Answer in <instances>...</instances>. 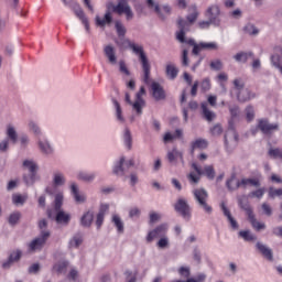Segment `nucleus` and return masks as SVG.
Here are the masks:
<instances>
[{"label": "nucleus", "instance_id": "nucleus-1", "mask_svg": "<svg viewBox=\"0 0 282 282\" xmlns=\"http://www.w3.org/2000/svg\"><path fill=\"white\" fill-rule=\"evenodd\" d=\"M194 199L205 215H213V206L208 204V192L204 187L193 189Z\"/></svg>", "mask_w": 282, "mask_h": 282}, {"label": "nucleus", "instance_id": "nucleus-2", "mask_svg": "<svg viewBox=\"0 0 282 282\" xmlns=\"http://www.w3.org/2000/svg\"><path fill=\"white\" fill-rule=\"evenodd\" d=\"M107 11L106 12H116L119 15L124 14L127 21H132L134 13L129 2H124V0H119L117 4H113L112 1L107 2L106 4Z\"/></svg>", "mask_w": 282, "mask_h": 282}, {"label": "nucleus", "instance_id": "nucleus-3", "mask_svg": "<svg viewBox=\"0 0 282 282\" xmlns=\"http://www.w3.org/2000/svg\"><path fill=\"white\" fill-rule=\"evenodd\" d=\"M143 96H147V90L144 89V86H141L140 90L135 94L134 101H131V95L129 93H126V102L128 105L132 106V110L137 113V116L142 115V109L147 107V101L144 100Z\"/></svg>", "mask_w": 282, "mask_h": 282}, {"label": "nucleus", "instance_id": "nucleus-4", "mask_svg": "<svg viewBox=\"0 0 282 282\" xmlns=\"http://www.w3.org/2000/svg\"><path fill=\"white\" fill-rule=\"evenodd\" d=\"M6 135L7 138L0 141V153H7L8 149H10V142L17 144L19 140V132H17V127L13 123L7 124Z\"/></svg>", "mask_w": 282, "mask_h": 282}, {"label": "nucleus", "instance_id": "nucleus-5", "mask_svg": "<svg viewBox=\"0 0 282 282\" xmlns=\"http://www.w3.org/2000/svg\"><path fill=\"white\" fill-rule=\"evenodd\" d=\"M187 21L178 20V26L180 31L176 32V39L180 41V43H186V30L191 26V24L195 23L197 21V12H194L187 17Z\"/></svg>", "mask_w": 282, "mask_h": 282}, {"label": "nucleus", "instance_id": "nucleus-6", "mask_svg": "<svg viewBox=\"0 0 282 282\" xmlns=\"http://www.w3.org/2000/svg\"><path fill=\"white\" fill-rule=\"evenodd\" d=\"M166 160L170 166H178L181 163L182 166H186V161H184V152L177 148L169 150L166 153Z\"/></svg>", "mask_w": 282, "mask_h": 282}, {"label": "nucleus", "instance_id": "nucleus-7", "mask_svg": "<svg viewBox=\"0 0 282 282\" xmlns=\"http://www.w3.org/2000/svg\"><path fill=\"white\" fill-rule=\"evenodd\" d=\"M51 232L50 231H42L40 232V236L35 239H33L29 243V251L30 252H39L45 243H47V240L50 239Z\"/></svg>", "mask_w": 282, "mask_h": 282}, {"label": "nucleus", "instance_id": "nucleus-8", "mask_svg": "<svg viewBox=\"0 0 282 282\" xmlns=\"http://www.w3.org/2000/svg\"><path fill=\"white\" fill-rule=\"evenodd\" d=\"M188 45H193V54L195 56H197V54H199V52H202V50H219V45H217V43L215 42H202L199 44L195 43V40H186V42Z\"/></svg>", "mask_w": 282, "mask_h": 282}, {"label": "nucleus", "instance_id": "nucleus-9", "mask_svg": "<svg viewBox=\"0 0 282 282\" xmlns=\"http://www.w3.org/2000/svg\"><path fill=\"white\" fill-rule=\"evenodd\" d=\"M166 232H169V225L167 224H161L156 228L150 230L147 235V241L148 243H151L154 239H160L164 236H166Z\"/></svg>", "mask_w": 282, "mask_h": 282}, {"label": "nucleus", "instance_id": "nucleus-10", "mask_svg": "<svg viewBox=\"0 0 282 282\" xmlns=\"http://www.w3.org/2000/svg\"><path fill=\"white\" fill-rule=\"evenodd\" d=\"M174 209L176 213H180L183 219H191V205H188V200L184 198H180L174 205Z\"/></svg>", "mask_w": 282, "mask_h": 282}, {"label": "nucleus", "instance_id": "nucleus-11", "mask_svg": "<svg viewBox=\"0 0 282 282\" xmlns=\"http://www.w3.org/2000/svg\"><path fill=\"white\" fill-rule=\"evenodd\" d=\"M119 45L121 47H130V50L133 52V54H135V56H138V58L147 54L142 45L133 43L131 40L126 39L124 36L121 37V43Z\"/></svg>", "mask_w": 282, "mask_h": 282}, {"label": "nucleus", "instance_id": "nucleus-12", "mask_svg": "<svg viewBox=\"0 0 282 282\" xmlns=\"http://www.w3.org/2000/svg\"><path fill=\"white\" fill-rule=\"evenodd\" d=\"M104 56H106L109 65H118V54L113 44H107L104 46Z\"/></svg>", "mask_w": 282, "mask_h": 282}, {"label": "nucleus", "instance_id": "nucleus-13", "mask_svg": "<svg viewBox=\"0 0 282 282\" xmlns=\"http://www.w3.org/2000/svg\"><path fill=\"white\" fill-rule=\"evenodd\" d=\"M192 169L195 172H189L187 174V180H188L189 184L195 186V185L199 184V180H202V175H204V171H202V167L199 165H197V163H192Z\"/></svg>", "mask_w": 282, "mask_h": 282}, {"label": "nucleus", "instance_id": "nucleus-14", "mask_svg": "<svg viewBox=\"0 0 282 282\" xmlns=\"http://www.w3.org/2000/svg\"><path fill=\"white\" fill-rule=\"evenodd\" d=\"M139 61L143 69V82L145 85H149L151 83V64L149 63V57L144 54L139 57Z\"/></svg>", "mask_w": 282, "mask_h": 282}, {"label": "nucleus", "instance_id": "nucleus-15", "mask_svg": "<svg viewBox=\"0 0 282 282\" xmlns=\"http://www.w3.org/2000/svg\"><path fill=\"white\" fill-rule=\"evenodd\" d=\"M73 11H74V14L77 17V19H79V21L83 23L87 34H89L90 32L89 19H87V15H85V11H83V8H80L79 4H74Z\"/></svg>", "mask_w": 282, "mask_h": 282}, {"label": "nucleus", "instance_id": "nucleus-16", "mask_svg": "<svg viewBox=\"0 0 282 282\" xmlns=\"http://www.w3.org/2000/svg\"><path fill=\"white\" fill-rule=\"evenodd\" d=\"M113 21V15H111V11H106L104 17L96 15L95 17V24L97 28H107V25H111Z\"/></svg>", "mask_w": 282, "mask_h": 282}, {"label": "nucleus", "instance_id": "nucleus-17", "mask_svg": "<svg viewBox=\"0 0 282 282\" xmlns=\"http://www.w3.org/2000/svg\"><path fill=\"white\" fill-rule=\"evenodd\" d=\"M70 193L76 204H85L87 202V196L80 193V188L78 187L76 182L70 183Z\"/></svg>", "mask_w": 282, "mask_h": 282}, {"label": "nucleus", "instance_id": "nucleus-18", "mask_svg": "<svg viewBox=\"0 0 282 282\" xmlns=\"http://www.w3.org/2000/svg\"><path fill=\"white\" fill-rule=\"evenodd\" d=\"M258 129L262 131V133H272V131H279V123H269L265 119H260L258 121Z\"/></svg>", "mask_w": 282, "mask_h": 282}, {"label": "nucleus", "instance_id": "nucleus-19", "mask_svg": "<svg viewBox=\"0 0 282 282\" xmlns=\"http://www.w3.org/2000/svg\"><path fill=\"white\" fill-rule=\"evenodd\" d=\"M55 210H56L55 221L61 226H68L69 221H72V214L63 209H55Z\"/></svg>", "mask_w": 282, "mask_h": 282}, {"label": "nucleus", "instance_id": "nucleus-20", "mask_svg": "<svg viewBox=\"0 0 282 282\" xmlns=\"http://www.w3.org/2000/svg\"><path fill=\"white\" fill-rule=\"evenodd\" d=\"M151 91L154 100H164V98H166V93H164V88L158 82H152Z\"/></svg>", "mask_w": 282, "mask_h": 282}, {"label": "nucleus", "instance_id": "nucleus-21", "mask_svg": "<svg viewBox=\"0 0 282 282\" xmlns=\"http://www.w3.org/2000/svg\"><path fill=\"white\" fill-rule=\"evenodd\" d=\"M37 147L43 155H53L54 153V145L47 139H40Z\"/></svg>", "mask_w": 282, "mask_h": 282}, {"label": "nucleus", "instance_id": "nucleus-22", "mask_svg": "<svg viewBox=\"0 0 282 282\" xmlns=\"http://www.w3.org/2000/svg\"><path fill=\"white\" fill-rule=\"evenodd\" d=\"M245 210L248 213L249 221L254 230L258 232L261 230H265V223H261L254 218V214H252V209L250 207H246Z\"/></svg>", "mask_w": 282, "mask_h": 282}, {"label": "nucleus", "instance_id": "nucleus-23", "mask_svg": "<svg viewBox=\"0 0 282 282\" xmlns=\"http://www.w3.org/2000/svg\"><path fill=\"white\" fill-rule=\"evenodd\" d=\"M237 100L239 102H248V100H252L253 98H257V94L252 93L250 89L245 88L236 94Z\"/></svg>", "mask_w": 282, "mask_h": 282}, {"label": "nucleus", "instance_id": "nucleus-24", "mask_svg": "<svg viewBox=\"0 0 282 282\" xmlns=\"http://www.w3.org/2000/svg\"><path fill=\"white\" fill-rule=\"evenodd\" d=\"M237 142H239V134L237 131L229 130L225 134V144L226 147H237Z\"/></svg>", "mask_w": 282, "mask_h": 282}, {"label": "nucleus", "instance_id": "nucleus-25", "mask_svg": "<svg viewBox=\"0 0 282 282\" xmlns=\"http://www.w3.org/2000/svg\"><path fill=\"white\" fill-rule=\"evenodd\" d=\"M52 182L55 188H61V186H65L67 178H65V174L63 172L56 171L53 173Z\"/></svg>", "mask_w": 282, "mask_h": 282}, {"label": "nucleus", "instance_id": "nucleus-26", "mask_svg": "<svg viewBox=\"0 0 282 282\" xmlns=\"http://www.w3.org/2000/svg\"><path fill=\"white\" fill-rule=\"evenodd\" d=\"M256 248L261 252V254L267 259L268 261H274V257L272 254V249H270L268 246L263 245V242H257Z\"/></svg>", "mask_w": 282, "mask_h": 282}, {"label": "nucleus", "instance_id": "nucleus-27", "mask_svg": "<svg viewBox=\"0 0 282 282\" xmlns=\"http://www.w3.org/2000/svg\"><path fill=\"white\" fill-rule=\"evenodd\" d=\"M219 7L217 4H213L207 9L206 17L210 20V23H218L217 19H219Z\"/></svg>", "mask_w": 282, "mask_h": 282}, {"label": "nucleus", "instance_id": "nucleus-28", "mask_svg": "<svg viewBox=\"0 0 282 282\" xmlns=\"http://www.w3.org/2000/svg\"><path fill=\"white\" fill-rule=\"evenodd\" d=\"M112 105L115 107V118L119 124H124L127 122V119L124 118V115L122 113V107L120 106V102L118 100L113 99Z\"/></svg>", "mask_w": 282, "mask_h": 282}, {"label": "nucleus", "instance_id": "nucleus-29", "mask_svg": "<svg viewBox=\"0 0 282 282\" xmlns=\"http://www.w3.org/2000/svg\"><path fill=\"white\" fill-rule=\"evenodd\" d=\"M79 224L83 228H90L91 224H94V212L88 210L84 213L80 217Z\"/></svg>", "mask_w": 282, "mask_h": 282}, {"label": "nucleus", "instance_id": "nucleus-30", "mask_svg": "<svg viewBox=\"0 0 282 282\" xmlns=\"http://www.w3.org/2000/svg\"><path fill=\"white\" fill-rule=\"evenodd\" d=\"M122 140L126 149L131 151V149H133V135L131 134V130H129V128H124Z\"/></svg>", "mask_w": 282, "mask_h": 282}, {"label": "nucleus", "instance_id": "nucleus-31", "mask_svg": "<svg viewBox=\"0 0 282 282\" xmlns=\"http://www.w3.org/2000/svg\"><path fill=\"white\" fill-rule=\"evenodd\" d=\"M77 180H79V182H85L86 184H91V182L96 180V173L80 171L77 173Z\"/></svg>", "mask_w": 282, "mask_h": 282}, {"label": "nucleus", "instance_id": "nucleus-32", "mask_svg": "<svg viewBox=\"0 0 282 282\" xmlns=\"http://www.w3.org/2000/svg\"><path fill=\"white\" fill-rule=\"evenodd\" d=\"M247 186H261V183H259V180L257 178H242L241 181L237 182L238 188H246Z\"/></svg>", "mask_w": 282, "mask_h": 282}, {"label": "nucleus", "instance_id": "nucleus-33", "mask_svg": "<svg viewBox=\"0 0 282 282\" xmlns=\"http://www.w3.org/2000/svg\"><path fill=\"white\" fill-rule=\"evenodd\" d=\"M22 169L24 171H29V173H36V171H39V165L36 164V162L32 159H25L22 162Z\"/></svg>", "mask_w": 282, "mask_h": 282}, {"label": "nucleus", "instance_id": "nucleus-34", "mask_svg": "<svg viewBox=\"0 0 282 282\" xmlns=\"http://www.w3.org/2000/svg\"><path fill=\"white\" fill-rule=\"evenodd\" d=\"M11 199L14 206H24L25 202H28V194L14 193Z\"/></svg>", "mask_w": 282, "mask_h": 282}, {"label": "nucleus", "instance_id": "nucleus-35", "mask_svg": "<svg viewBox=\"0 0 282 282\" xmlns=\"http://www.w3.org/2000/svg\"><path fill=\"white\" fill-rule=\"evenodd\" d=\"M26 127L30 133H33V135H41L43 133V130H41V126H39V122L33 119H30L28 121Z\"/></svg>", "mask_w": 282, "mask_h": 282}, {"label": "nucleus", "instance_id": "nucleus-36", "mask_svg": "<svg viewBox=\"0 0 282 282\" xmlns=\"http://www.w3.org/2000/svg\"><path fill=\"white\" fill-rule=\"evenodd\" d=\"M111 221L113 226L117 228V231L122 235L124 232V221H122V218L118 214H113Z\"/></svg>", "mask_w": 282, "mask_h": 282}, {"label": "nucleus", "instance_id": "nucleus-37", "mask_svg": "<svg viewBox=\"0 0 282 282\" xmlns=\"http://www.w3.org/2000/svg\"><path fill=\"white\" fill-rule=\"evenodd\" d=\"M37 180L39 175H36V172H30L29 174L23 175V182L26 186H34Z\"/></svg>", "mask_w": 282, "mask_h": 282}, {"label": "nucleus", "instance_id": "nucleus-38", "mask_svg": "<svg viewBox=\"0 0 282 282\" xmlns=\"http://www.w3.org/2000/svg\"><path fill=\"white\" fill-rule=\"evenodd\" d=\"M242 32L248 36H259V29L254 24L248 23L242 28Z\"/></svg>", "mask_w": 282, "mask_h": 282}, {"label": "nucleus", "instance_id": "nucleus-39", "mask_svg": "<svg viewBox=\"0 0 282 282\" xmlns=\"http://www.w3.org/2000/svg\"><path fill=\"white\" fill-rule=\"evenodd\" d=\"M234 88L231 89V94H239V91H242L246 89V83L241 78H236L232 82Z\"/></svg>", "mask_w": 282, "mask_h": 282}, {"label": "nucleus", "instance_id": "nucleus-40", "mask_svg": "<svg viewBox=\"0 0 282 282\" xmlns=\"http://www.w3.org/2000/svg\"><path fill=\"white\" fill-rule=\"evenodd\" d=\"M202 111H203L204 118H205L208 122H213V119L216 118L215 112H213V110H210V109L208 108V104H206V102L202 104Z\"/></svg>", "mask_w": 282, "mask_h": 282}, {"label": "nucleus", "instance_id": "nucleus-41", "mask_svg": "<svg viewBox=\"0 0 282 282\" xmlns=\"http://www.w3.org/2000/svg\"><path fill=\"white\" fill-rule=\"evenodd\" d=\"M165 72L167 78L171 80H175V78H177V74H180V69H177V67L173 64H167Z\"/></svg>", "mask_w": 282, "mask_h": 282}, {"label": "nucleus", "instance_id": "nucleus-42", "mask_svg": "<svg viewBox=\"0 0 282 282\" xmlns=\"http://www.w3.org/2000/svg\"><path fill=\"white\" fill-rule=\"evenodd\" d=\"M126 162V159L124 156H121L119 159V161H117L113 165V169H112V173L115 175H123L124 174V169H122V165L124 164Z\"/></svg>", "mask_w": 282, "mask_h": 282}, {"label": "nucleus", "instance_id": "nucleus-43", "mask_svg": "<svg viewBox=\"0 0 282 282\" xmlns=\"http://www.w3.org/2000/svg\"><path fill=\"white\" fill-rule=\"evenodd\" d=\"M82 243H83V236L80 234H75L70 238L68 246L69 248H80Z\"/></svg>", "mask_w": 282, "mask_h": 282}, {"label": "nucleus", "instance_id": "nucleus-44", "mask_svg": "<svg viewBox=\"0 0 282 282\" xmlns=\"http://www.w3.org/2000/svg\"><path fill=\"white\" fill-rule=\"evenodd\" d=\"M19 259H21V251H13L10 254L9 260L4 262L2 265L4 269H8L12 265V263H14V261H19Z\"/></svg>", "mask_w": 282, "mask_h": 282}, {"label": "nucleus", "instance_id": "nucleus-45", "mask_svg": "<svg viewBox=\"0 0 282 282\" xmlns=\"http://www.w3.org/2000/svg\"><path fill=\"white\" fill-rule=\"evenodd\" d=\"M68 265H69V262L61 261L54 264L53 270L54 272H57V274H64V272H67Z\"/></svg>", "mask_w": 282, "mask_h": 282}, {"label": "nucleus", "instance_id": "nucleus-46", "mask_svg": "<svg viewBox=\"0 0 282 282\" xmlns=\"http://www.w3.org/2000/svg\"><path fill=\"white\" fill-rule=\"evenodd\" d=\"M170 247H171V240L169 239V236L161 237L156 242V248H159L160 250H166Z\"/></svg>", "mask_w": 282, "mask_h": 282}, {"label": "nucleus", "instance_id": "nucleus-47", "mask_svg": "<svg viewBox=\"0 0 282 282\" xmlns=\"http://www.w3.org/2000/svg\"><path fill=\"white\" fill-rule=\"evenodd\" d=\"M22 214L21 212H13L9 215L8 221L10 226H17L21 221Z\"/></svg>", "mask_w": 282, "mask_h": 282}, {"label": "nucleus", "instance_id": "nucleus-48", "mask_svg": "<svg viewBox=\"0 0 282 282\" xmlns=\"http://www.w3.org/2000/svg\"><path fill=\"white\" fill-rule=\"evenodd\" d=\"M239 237H241L243 241H257V236L254 234H251L250 230L239 231Z\"/></svg>", "mask_w": 282, "mask_h": 282}, {"label": "nucleus", "instance_id": "nucleus-49", "mask_svg": "<svg viewBox=\"0 0 282 282\" xmlns=\"http://www.w3.org/2000/svg\"><path fill=\"white\" fill-rule=\"evenodd\" d=\"M115 28L119 39H124V35L127 34V28L124 26V24H122V22L120 21H116Z\"/></svg>", "mask_w": 282, "mask_h": 282}, {"label": "nucleus", "instance_id": "nucleus-50", "mask_svg": "<svg viewBox=\"0 0 282 282\" xmlns=\"http://www.w3.org/2000/svg\"><path fill=\"white\" fill-rule=\"evenodd\" d=\"M271 63L282 74V57L280 55H272Z\"/></svg>", "mask_w": 282, "mask_h": 282}, {"label": "nucleus", "instance_id": "nucleus-51", "mask_svg": "<svg viewBox=\"0 0 282 282\" xmlns=\"http://www.w3.org/2000/svg\"><path fill=\"white\" fill-rule=\"evenodd\" d=\"M119 72L122 74V76H131V70H129V67H127V63L124 59H120L119 63Z\"/></svg>", "mask_w": 282, "mask_h": 282}, {"label": "nucleus", "instance_id": "nucleus-52", "mask_svg": "<svg viewBox=\"0 0 282 282\" xmlns=\"http://www.w3.org/2000/svg\"><path fill=\"white\" fill-rule=\"evenodd\" d=\"M270 158L273 160H282V149L281 148H271L269 150Z\"/></svg>", "mask_w": 282, "mask_h": 282}, {"label": "nucleus", "instance_id": "nucleus-53", "mask_svg": "<svg viewBox=\"0 0 282 282\" xmlns=\"http://www.w3.org/2000/svg\"><path fill=\"white\" fill-rule=\"evenodd\" d=\"M65 198L63 192H57L55 194V210H62L61 207L63 206V199Z\"/></svg>", "mask_w": 282, "mask_h": 282}, {"label": "nucleus", "instance_id": "nucleus-54", "mask_svg": "<svg viewBox=\"0 0 282 282\" xmlns=\"http://www.w3.org/2000/svg\"><path fill=\"white\" fill-rule=\"evenodd\" d=\"M203 175H206L208 180H215V167H213V165H205L203 170Z\"/></svg>", "mask_w": 282, "mask_h": 282}, {"label": "nucleus", "instance_id": "nucleus-55", "mask_svg": "<svg viewBox=\"0 0 282 282\" xmlns=\"http://www.w3.org/2000/svg\"><path fill=\"white\" fill-rule=\"evenodd\" d=\"M208 147V141L205 139H196L192 143V149H206Z\"/></svg>", "mask_w": 282, "mask_h": 282}, {"label": "nucleus", "instance_id": "nucleus-56", "mask_svg": "<svg viewBox=\"0 0 282 282\" xmlns=\"http://www.w3.org/2000/svg\"><path fill=\"white\" fill-rule=\"evenodd\" d=\"M269 197L270 199H276V197H282V188H269Z\"/></svg>", "mask_w": 282, "mask_h": 282}, {"label": "nucleus", "instance_id": "nucleus-57", "mask_svg": "<svg viewBox=\"0 0 282 282\" xmlns=\"http://www.w3.org/2000/svg\"><path fill=\"white\" fill-rule=\"evenodd\" d=\"M210 69H214V72H219L224 68V63H221V59H214L209 64Z\"/></svg>", "mask_w": 282, "mask_h": 282}, {"label": "nucleus", "instance_id": "nucleus-58", "mask_svg": "<svg viewBox=\"0 0 282 282\" xmlns=\"http://www.w3.org/2000/svg\"><path fill=\"white\" fill-rule=\"evenodd\" d=\"M263 195H265V188H259L254 192H251L248 194V197H251V198H257V199H261V197H263Z\"/></svg>", "mask_w": 282, "mask_h": 282}, {"label": "nucleus", "instance_id": "nucleus-59", "mask_svg": "<svg viewBox=\"0 0 282 282\" xmlns=\"http://www.w3.org/2000/svg\"><path fill=\"white\" fill-rule=\"evenodd\" d=\"M234 58L237 63H247L248 61V53L240 52L234 55Z\"/></svg>", "mask_w": 282, "mask_h": 282}, {"label": "nucleus", "instance_id": "nucleus-60", "mask_svg": "<svg viewBox=\"0 0 282 282\" xmlns=\"http://www.w3.org/2000/svg\"><path fill=\"white\" fill-rule=\"evenodd\" d=\"M145 3L150 10H154L156 14H160V6L155 3V0H145Z\"/></svg>", "mask_w": 282, "mask_h": 282}, {"label": "nucleus", "instance_id": "nucleus-61", "mask_svg": "<svg viewBox=\"0 0 282 282\" xmlns=\"http://www.w3.org/2000/svg\"><path fill=\"white\" fill-rule=\"evenodd\" d=\"M181 63L183 67H188L189 61H188V50H183L182 56H181Z\"/></svg>", "mask_w": 282, "mask_h": 282}, {"label": "nucleus", "instance_id": "nucleus-62", "mask_svg": "<svg viewBox=\"0 0 282 282\" xmlns=\"http://www.w3.org/2000/svg\"><path fill=\"white\" fill-rule=\"evenodd\" d=\"M149 217H150V224H158V221L162 219V215L155 212H151Z\"/></svg>", "mask_w": 282, "mask_h": 282}, {"label": "nucleus", "instance_id": "nucleus-63", "mask_svg": "<svg viewBox=\"0 0 282 282\" xmlns=\"http://www.w3.org/2000/svg\"><path fill=\"white\" fill-rule=\"evenodd\" d=\"M261 209L263 215H265L267 217H272V206H270L268 203H263L261 205Z\"/></svg>", "mask_w": 282, "mask_h": 282}, {"label": "nucleus", "instance_id": "nucleus-64", "mask_svg": "<svg viewBox=\"0 0 282 282\" xmlns=\"http://www.w3.org/2000/svg\"><path fill=\"white\" fill-rule=\"evenodd\" d=\"M210 133L215 137L221 135V133H224V129L221 128L220 124H216L210 129Z\"/></svg>", "mask_w": 282, "mask_h": 282}]
</instances>
